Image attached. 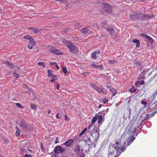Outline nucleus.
Instances as JSON below:
<instances>
[{"instance_id":"69168bd1","label":"nucleus","mask_w":157,"mask_h":157,"mask_svg":"<svg viewBox=\"0 0 157 157\" xmlns=\"http://www.w3.org/2000/svg\"><path fill=\"white\" fill-rule=\"evenodd\" d=\"M79 24H80L79 23H76L75 24V26H78V25H79Z\"/></svg>"},{"instance_id":"dca6fc26","label":"nucleus","mask_w":157,"mask_h":157,"mask_svg":"<svg viewBox=\"0 0 157 157\" xmlns=\"http://www.w3.org/2000/svg\"><path fill=\"white\" fill-rule=\"evenodd\" d=\"M88 31V29L86 28H83L82 29V30H81V32H82V33L84 34L87 33Z\"/></svg>"},{"instance_id":"774afa93","label":"nucleus","mask_w":157,"mask_h":157,"mask_svg":"<svg viewBox=\"0 0 157 157\" xmlns=\"http://www.w3.org/2000/svg\"><path fill=\"white\" fill-rule=\"evenodd\" d=\"M95 52H96V53H99L100 52V51L99 50H98Z\"/></svg>"},{"instance_id":"864d4df0","label":"nucleus","mask_w":157,"mask_h":157,"mask_svg":"<svg viewBox=\"0 0 157 157\" xmlns=\"http://www.w3.org/2000/svg\"><path fill=\"white\" fill-rule=\"evenodd\" d=\"M155 106L154 107V109H156L155 110H156V109H157V103L155 102Z\"/></svg>"},{"instance_id":"f257e3e1","label":"nucleus","mask_w":157,"mask_h":157,"mask_svg":"<svg viewBox=\"0 0 157 157\" xmlns=\"http://www.w3.org/2000/svg\"><path fill=\"white\" fill-rule=\"evenodd\" d=\"M125 136L126 133L124 132L121 136V140L119 143L118 142H114L111 145H110L109 149V154H112L117 151V154H118V155H120L122 152L124 151L126 148V147L132 143L135 139L133 136L129 137L127 141L128 144L127 146H126V142L125 141H124L123 143H122V141L125 137Z\"/></svg>"},{"instance_id":"c756f323","label":"nucleus","mask_w":157,"mask_h":157,"mask_svg":"<svg viewBox=\"0 0 157 157\" xmlns=\"http://www.w3.org/2000/svg\"><path fill=\"white\" fill-rule=\"evenodd\" d=\"M96 69H98L101 70L103 68V66L102 65H98L97 66Z\"/></svg>"},{"instance_id":"39448f33","label":"nucleus","mask_w":157,"mask_h":157,"mask_svg":"<svg viewBox=\"0 0 157 157\" xmlns=\"http://www.w3.org/2000/svg\"><path fill=\"white\" fill-rule=\"evenodd\" d=\"M36 44V42L33 39H31L29 41V44L28 46V47L30 49L33 48V47Z\"/></svg>"},{"instance_id":"603ef678","label":"nucleus","mask_w":157,"mask_h":157,"mask_svg":"<svg viewBox=\"0 0 157 157\" xmlns=\"http://www.w3.org/2000/svg\"><path fill=\"white\" fill-rule=\"evenodd\" d=\"M56 118H57V119H60V117H59V113H57L56 116Z\"/></svg>"},{"instance_id":"a18cd8bd","label":"nucleus","mask_w":157,"mask_h":157,"mask_svg":"<svg viewBox=\"0 0 157 157\" xmlns=\"http://www.w3.org/2000/svg\"><path fill=\"white\" fill-rule=\"evenodd\" d=\"M139 82L140 85H143L144 83V82L143 80H142L141 81Z\"/></svg>"},{"instance_id":"f8f14e48","label":"nucleus","mask_w":157,"mask_h":157,"mask_svg":"<svg viewBox=\"0 0 157 157\" xmlns=\"http://www.w3.org/2000/svg\"><path fill=\"white\" fill-rule=\"evenodd\" d=\"M139 15L140 14H132L130 15V18L132 19H135L137 18H139V17H138Z\"/></svg>"},{"instance_id":"c9c22d12","label":"nucleus","mask_w":157,"mask_h":157,"mask_svg":"<svg viewBox=\"0 0 157 157\" xmlns=\"http://www.w3.org/2000/svg\"><path fill=\"white\" fill-rule=\"evenodd\" d=\"M102 101L104 103H105L108 101V100L106 98H104L102 99Z\"/></svg>"},{"instance_id":"0e129e2a","label":"nucleus","mask_w":157,"mask_h":157,"mask_svg":"<svg viewBox=\"0 0 157 157\" xmlns=\"http://www.w3.org/2000/svg\"><path fill=\"white\" fill-rule=\"evenodd\" d=\"M54 80H55V79H53V78H52V79H51L50 80V81L51 82H52L54 81Z\"/></svg>"},{"instance_id":"8fccbe9b","label":"nucleus","mask_w":157,"mask_h":157,"mask_svg":"<svg viewBox=\"0 0 157 157\" xmlns=\"http://www.w3.org/2000/svg\"><path fill=\"white\" fill-rule=\"evenodd\" d=\"M58 138L57 137H56V140L55 141V144H56L59 143V142L58 141Z\"/></svg>"},{"instance_id":"6e6d98bb","label":"nucleus","mask_w":157,"mask_h":157,"mask_svg":"<svg viewBox=\"0 0 157 157\" xmlns=\"http://www.w3.org/2000/svg\"><path fill=\"white\" fill-rule=\"evenodd\" d=\"M55 65L56 67L57 68V69L58 70H59V67L58 66V65L57 64V63H56V65Z\"/></svg>"},{"instance_id":"7c9ffc66","label":"nucleus","mask_w":157,"mask_h":157,"mask_svg":"<svg viewBox=\"0 0 157 157\" xmlns=\"http://www.w3.org/2000/svg\"><path fill=\"white\" fill-rule=\"evenodd\" d=\"M140 42V41L139 40L136 39H134L132 40V42L134 43H139V42Z\"/></svg>"},{"instance_id":"2f4dec72","label":"nucleus","mask_w":157,"mask_h":157,"mask_svg":"<svg viewBox=\"0 0 157 157\" xmlns=\"http://www.w3.org/2000/svg\"><path fill=\"white\" fill-rule=\"evenodd\" d=\"M136 89L134 88H131L130 89V91L132 93H134L136 91Z\"/></svg>"},{"instance_id":"4d7b16f0","label":"nucleus","mask_w":157,"mask_h":157,"mask_svg":"<svg viewBox=\"0 0 157 157\" xmlns=\"http://www.w3.org/2000/svg\"><path fill=\"white\" fill-rule=\"evenodd\" d=\"M56 87L57 89H59V83H58L57 85L56 86Z\"/></svg>"},{"instance_id":"de8ad7c7","label":"nucleus","mask_w":157,"mask_h":157,"mask_svg":"<svg viewBox=\"0 0 157 157\" xmlns=\"http://www.w3.org/2000/svg\"><path fill=\"white\" fill-rule=\"evenodd\" d=\"M31 155L30 154H26L25 155V157H31Z\"/></svg>"},{"instance_id":"052dcab7","label":"nucleus","mask_w":157,"mask_h":157,"mask_svg":"<svg viewBox=\"0 0 157 157\" xmlns=\"http://www.w3.org/2000/svg\"><path fill=\"white\" fill-rule=\"evenodd\" d=\"M25 150H24V149H21V151L22 152H25Z\"/></svg>"},{"instance_id":"a19ab883","label":"nucleus","mask_w":157,"mask_h":157,"mask_svg":"<svg viewBox=\"0 0 157 157\" xmlns=\"http://www.w3.org/2000/svg\"><path fill=\"white\" fill-rule=\"evenodd\" d=\"M141 103L142 104H144V105H146L147 103V102H146V101H141Z\"/></svg>"},{"instance_id":"aec40b11","label":"nucleus","mask_w":157,"mask_h":157,"mask_svg":"<svg viewBox=\"0 0 157 157\" xmlns=\"http://www.w3.org/2000/svg\"><path fill=\"white\" fill-rule=\"evenodd\" d=\"M155 98V97L152 95L148 98L149 101L151 103L154 100Z\"/></svg>"},{"instance_id":"f03ea898","label":"nucleus","mask_w":157,"mask_h":157,"mask_svg":"<svg viewBox=\"0 0 157 157\" xmlns=\"http://www.w3.org/2000/svg\"><path fill=\"white\" fill-rule=\"evenodd\" d=\"M66 45L69 49L71 52H76L78 51V49L77 47L69 41H66Z\"/></svg>"},{"instance_id":"f704fd0d","label":"nucleus","mask_w":157,"mask_h":157,"mask_svg":"<svg viewBox=\"0 0 157 157\" xmlns=\"http://www.w3.org/2000/svg\"><path fill=\"white\" fill-rule=\"evenodd\" d=\"M97 65H96L95 63H92L91 65V66L92 67H93L95 68H96V67H97Z\"/></svg>"},{"instance_id":"e433bc0d","label":"nucleus","mask_w":157,"mask_h":157,"mask_svg":"<svg viewBox=\"0 0 157 157\" xmlns=\"http://www.w3.org/2000/svg\"><path fill=\"white\" fill-rule=\"evenodd\" d=\"M149 117V115L148 114H147L145 116V119H146V120L148 119Z\"/></svg>"},{"instance_id":"473e14b6","label":"nucleus","mask_w":157,"mask_h":157,"mask_svg":"<svg viewBox=\"0 0 157 157\" xmlns=\"http://www.w3.org/2000/svg\"><path fill=\"white\" fill-rule=\"evenodd\" d=\"M98 29V26L96 25H95L93 26V29L94 31H96Z\"/></svg>"},{"instance_id":"09e8293b","label":"nucleus","mask_w":157,"mask_h":157,"mask_svg":"<svg viewBox=\"0 0 157 157\" xmlns=\"http://www.w3.org/2000/svg\"><path fill=\"white\" fill-rule=\"evenodd\" d=\"M56 1H59L60 3H63L64 2V0H55Z\"/></svg>"},{"instance_id":"bf43d9fd","label":"nucleus","mask_w":157,"mask_h":157,"mask_svg":"<svg viewBox=\"0 0 157 157\" xmlns=\"http://www.w3.org/2000/svg\"><path fill=\"white\" fill-rule=\"evenodd\" d=\"M140 46V42H139V43H137L136 45V47H138Z\"/></svg>"},{"instance_id":"a211bd4d","label":"nucleus","mask_w":157,"mask_h":157,"mask_svg":"<svg viewBox=\"0 0 157 157\" xmlns=\"http://www.w3.org/2000/svg\"><path fill=\"white\" fill-rule=\"evenodd\" d=\"M53 71L51 70H48V76L50 77L53 75Z\"/></svg>"},{"instance_id":"0eeeda50","label":"nucleus","mask_w":157,"mask_h":157,"mask_svg":"<svg viewBox=\"0 0 157 157\" xmlns=\"http://www.w3.org/2000/svg\"><path fill=\"white\" fill-rule=\"evenodd\" d=\"M95 89L98 92L104 93H105L106 92V90L104 88L100 86L96 87L95 88Z\"/></svg>"},{"instance_id":"393cba45","label":"nucleus","mask_w":157,"mask_h":157,"mask_svg":"<svg viewBox=\"0 0 157 157\" xmlns=\"http://www.w3.org/2000/svg\"><path fill=\"white\" fill-rule=\"evenodd\" d=\"M23 38L25 39H29V41L31 40V39H33L32 37L30 36L29 35L25 36H24Z\"/></svg>"},{"instance_id":"cd10ccee","label":"nucleus","mask_w":157,"mask_h":157,"mask_svg":"<svg viewBox=\"0 0 157 157\" xmlns=\"http://www.w3.org/2000/svg\"><path fill=\"white\" fill-rule=\"evenodd\" d=\"M62 71H63V73L66 74L67 73V68L65 67H63L62 68Z\"/></svg>"},{"instance_id":"412c9836","label":"nucleus","mask_w":157,"mask_h":157,"mask_svg":"<svg viewBox=\"0 0 157 157\" xmlns=\"http://www.w3.org/2000/svg\"><path fill=\"white\" fill-rule=\"evenodd\" d=\"M37 64L39 66H42L44 68L46 67L44 63L43 62H39L37 63Z\"/></svg>"},{"instance_id":"7ed1b4c3","label":"nucleus","mask_w":157,"mask_h":157,"mask_svg":"<svg viewBox=\"0 0 157 157\" xmlns=\"http://www.w3.org/2000/svg\"><path fill=\"white\" fill-rule=\"evenodd\" d=\"M48 48L49 51L54 54L60 55L62 54L60 51L55 48L49 47Z\"/></svg>"},{"instance_id":"bb28decb","label":"nucleus","mask_w":157,"mask_h":157,"mask_svg":"<svg viewBox=\"0 0 157 157\" xmlns=\"http://www.w3.org/2000/svg\"><path fill=\"white\" fill-rule=\"evenodd\" d=\"M92 57L94 59H96L97 58L96 52H94L92 53Z\"/></svg>"},{"instance_id":"ddd939ff","label":"nucleus","mask_w":157,"mask_h":157,"mask_svg":"<svg viewBox=\"0 0 157 157\" xmlns=\"http://www.w3.org/2000/svg\"><path fill=\"white\" fill-rule=\"evenodd\" d=\"M142 36H144L145 38L147 39L150 42H152L153 41V40L151 38L150 36L144 34H142Z\"/></svg>"},{"instance_id":"338daca9","label":"nucleus","mask_w":157,"mask_h":157,"mask_svg":"<svg viewBox=\"0 0 157 157\" xmlns=\"http://www.w3.org/2000/svg\"><path fill=\"white\" fill-rule=\"evenodd\" d=\"M102 106V105L101 104H100V105H99V106H98V108H100Z\"/></svg>"},{"instance_id":"79ce46f5","label":"nucleus","mask_w":157,"mask_h":157,"mask_svg":"<svg viewBox=\"0 0 157 157\" xmlns=\"http://www.w3.org/2000/svg\"><path fill=\"white\" fill-rule=\"evenodd\" d=\"M93 123L91 122L90 124L88 126V128L89 129L92 127V126L93 125Z\"/></svg>"},{"instance_id":"4be33fe9","label":"nucleus","mask_w":157,"mask_h":157,"mask_svg":"<svg viewBox=\"0 0 157 157\" xmlns=\"http://www.w3.org/2000/svg\"><path fill=\"white\" fill-rule=\"evenodd\" d=\"M16 135L17 136H19L20 135V131L19 129L18 128L16 127Z\"/></svg>"},{"instance_id":"4c0bfd02","label":"nucleus","mask_w":157,"mask_h":157,"mask_svg":"<svg viewBox=\"0 0 157 157\" xmlns=\"http://www.w3.org/2000/svg\"><path fill=\"white\" fill-rule=\"evenodd\" d=\"M94 32L90 30H88L87 33L89 34H92Z\"/></svg>"},{"instance_id":"37998d69","label":"nucleus","mask_w":157,"mask_h":157,"mask_svg":"<svg viewBox=\"0 0 157 157\" xmlns=\"http://www.w3.org/2000/svg\"><path fill=\"white\" fill-rule=\"evenodd\" d=\"M56 77L57 76L56 75H55L53 74L50 77H51L52 78L55 79L56 78Z\"/></svg>"},{"instance_id":"13d9d810","label":"nucleus","mask_w":157,"mask_h":157,"mask_svg":"<svg viewBox=\"0 0 157 157\" xmlns=\"http://www.w3.org/2000/svg\"><path fill=\"white\" fill-rule=\"evenodd\" d=\"M149 114V117H150V118L153 117L154 115L153 114H151V113H150Z\"/></svg>"},{"instance_id":"b1692460","label":"nucleus","mask_w":157,"mask_h":157,"mask_svg":"<svg viewBox=\"0 0 157 157\" xmlns=\"http://www.w3.org/2000/svg\"><path fill=\"white\" fill-rule=\"evenodd\" d=\"M16 106L19 108H21V109H23L24 108V107L22 105H20V104L19 103H16Z\"/></svg>"},{"instance_id":"423d86ee","label":"nucleus","mask_w":157,"mask_h":157,"mask_svg":"<svg viewBox=\"0 0 157 157\" xmlns=\"http://www.w3.org/2000/svg\"><path fill=\"white\" fill-rule=\"evenodd\" d=\"M73 142L74 140H73L72 139H70L63 143V145L65 146L66 147H68L70 146Z\"/></svg>"},{"instance_id":"1a4fd4ad","label":"nucleus","mask_w":157,"mask_h":157,"mask_svg":"<svg viewBox=\"0 0 157 157\" xmlns=\"http://www.w3.org/2000/svg\"><path fill=\"white\" fill-rule=\"evenodd\" d=\"M108 87L109 88L110 91L113 94V96H114L116 94L117 92V90L113 87H111L109 86V87L108 86Z\"/></svg>"},{"instance_id":"6e6552de","label":"nucleus","mask_w":157,"mask_h":157,"mask_svg":"<svg viewBox=\"0 0 157 157\" xmlns=\"http://www.w3.org/2000/svg\"><path fill=\"white\" fill-rule=\"evenodd\" d=\"M92 135L93 137L95 138V141L96 142L98 141V138L99 136V133L96 131L92 133Z\"/></svg>"},{"instance_id":"c85d7f7f","label":"nucleus","mask_w":157,"mask_h":157,"mask_svg":"<svg viewBox=\"0 0 157 157\" xmlns=\"http://www.w3.org/2000/svg\"><path fill=\"white\" fill-rule=\"evenodd\" d=\"M87 129V128H85L81 132V133H80V135H79V136H81L86 131V130Z\"/></svg>"},{"instance_id":"9d476101","label":"nucleus","mask_w":157,"mask_h":157,"mask_svg":"<svg viewBox=\"0 0 157 157\" xmlns=\"http://www.w3.org/2000/svg\"><path fill=\"white\" fill-rule=\"evenodd\" d=\"M3 63L8 66L10 68H13L14 67V65L13 64L9 61H4Z\"/></svg>"},{"instance_id":"9b49d317","label":"nucleus","mask_w":157,"mask_h":157,"mask_svg":"<svg viewBox=\"0 0 157 157\" xmlns=\"http://www.w3.org/2000/svg\"><path fill=\"white\" fill-rule=\"evenodd\" d=\"M105 29L108 30L110 35H112L114 33V30L111 27H108V28H105Z\"/></svg>"},{"instance_id":"4468645a","label":"nucleus","mask_w":157,"mask_h":157,"mask_svg":"<svg viewBox=\"0 0 157 157\" xmlns=\"http://www.w3.org/2000/svg\"><path fill=\"white\" fill-rule=\"evenodd\" d=\"M20 125L21 127L23 128L25 130H28L27 126L23 122L21 121Z\"/></svg>"},{"instance_id":"72a5a7b5","label":"nucleus","mask_w":157,"mask_h":157,"mask_svg":"<svg viewBox=\"0 0 157 157\" xmlns=\"http://www.w3.org/2000/svg\"><path fill=\"white\" fill-rule=\"evenodd\" d=\"M13 75H15V77L16 78H18L19 77V74H16V73L14 72L13 74Z\"/></svg>"},{"instance_id":"6ab92c4d","label":"nucleus","mask_w":157,"mask_h":157,"mask_svg":"<svg viewBox=\"0 0 157 157\" xmlns=\"http://www.w3.org/2000/svg\"><path fill=\"white\" fill-rule=\"evenodd\" d=\"M98 115L96 114L95 116L92 118L91 121L92 122L94 123L98 119Z\"/></svg>"},{"instance_id":"2eb2a0df","label":"nucleus","mask_w":157,"mask_h":157,"mask_svg":"<svg viewBox=\"0 0 157 157\" xmlns=\"http://www.w3.org/2000/svg\"><path fill=\"white\" fill-rule=\"evenodd\" d=\"M98 123H100L101 122H102V120L103 119V118L102 116L101 115L98 116Z\"/></svg>"},{"instance_id":"5fc2aeb1","label":"nucleus","mask_w":157,"mask_h":157,"mask_svg":"<svg viewBox=\"0 0 157 157\" xmlns=\"http://www.w3.org/2000/svg\"><path fill=\"white\" fill-rule=\"evenodd\" d=\"M76 148L77 150H79L80 148V147L78 145L76 146Z\"/></svg>"},{"instance_id":"a878e982","label":"nucleus","mask_w":157,"mask_h":157,"mask_svg":"<svg viewBox=\"0 0 157 157\" xmlns=\"http://www.w3.org/2000/svg\"><path fill=\"white\" fill-rule=\"evenodd\" d=\"M30 107L32 109L35 110L36 108V105L34 104H30Z\"/></svg>"},{"instance_id":"f3484780","label":"nucleus","mask_w":157,"mask_h":157,"mask_svg":"<svg viewBox=\"0 0 157 157\" xmlns=\"http://www.w3.org/2000/svg\"><path fill=\"white\" fill-rule=\"evenodd\" d=\"M28 29L32 30L34 33H37L38 31V29L35 28H30Z\"/></svg>"},{"instance_id":"58836bf2","label":"nucleus","mask_w":157,"mask_h":157,"mask_svg":"<svg viewBox=\"0 0 157 157\" xmlns=\"http://www.w3.org/2000/svg\"><path fill=\"white\" fill-rule=\"evenodd\" d=\"M131 109H129V113H128L129 115H128V117L129 118V119H130V116L131 115Z\"/></svg>"},{"instance_id":"e2e57ef3","label":"nucleus","mask_w":157,"mask_h":157,"mask_svg":"<svg viewBox=\"0 0 157 157\" xmlns=\"http://www.w3.org/2000/svg\"><path fill=\"white\" fill-rule=\"evenodd\" d=\"M85 155L84 154H83L81 155H80L79 157H85Z\"/></svg>"},{"instance_id":"49530a36","label":"nucleus","mask_w":157,"mask_h":157,"mask_svg":"<svg viewBox=\"0 0 157 157\" xmlns=\"http://www.w3.org/2000/svg\"><path fill=\"white\" fill-rule=\"evenodd\" d=\"M50 65H55L56 64V62H50Z\"/></svg>"},{"instance_id":"ea45409f","label":"nucleus","mask_w":157,"mask_h":157,"mask_svg":"<svg viewBox=\"0 0 157 157\" xmlns=\"http://www.w3.org/2000/svg\"><path fill=\"white\" fill-rule=\"evenodd\" d=\"M114 62V61L113 60L109 59V61L108 63H113Z\"/></svg>"},{"instance_id":"20e7f679","label":"nucleus","mask_w":157,"mask_h":157,"mask_svg":"<svg viewBox=\"0 0 157 157\" xmlns=\"http://www.w3.org/2000/svg\"><path fill=\"white\" fill-rule=\"evenodd\" d=\"M65 148H62L60 146H57L54 150L55 153L59 154L63 152L65 150Z\"/></svg>"},{"instance_id":"680f3d73","label":"nucleus","mask_w":157,"mask_h":157,"mask_svg":"<svg viewBox=\"0 0 157 157\" xmlns=\"http://www.w3.org/2000/svg\"><path fill=\"white\" fill-rule=\"evenodd\" d=\"M91 140L90 138H88L87 140L86 141V142H90Z\"/></svg>"},{"instance_id":"5701e85b","label":"nucleus","mask_w":157,"mask_h":157,"mask_svg":"<svg viewBox=\"0 0 157 157\" xmlns=\"http://www.w3.org/2000/svg\"><path fill=\"white\" fill-rule=\"evenodd\" d=\"M102 25L103 27L105 28H105H108V27L107 26V25H106V22L105 21H102Z\"/></svg>"},{"instance_id":"3c124183","label":"nucleus","mask_w":157,"mask_h":157,"mask_svg":"<svg viewBox=\"0 0 157 157\" xmlns=\"http://www.w3.org/2000/svg\"><path fill=\"white\" fill-rule=\"evenodd\" d=\"M157 94V89L156 91L154 93V94H153V95L154 96L156 97V95Z\"/></svg>"},{"instance_id":"c03bdc74","label":"nucleus","mask_w":157,"mask_h":157,"mask_svg":"<svg viewBox=\"0 0 157 157\" xmlns=\"http://www.w3.org/2000/svg\"><path fill=\"white\" fill-rule=\"evenodd\" d=\"M40 147H41V151H43L44 150V146L43 145V144H41Z\"/></svg>"}]
</instances>
